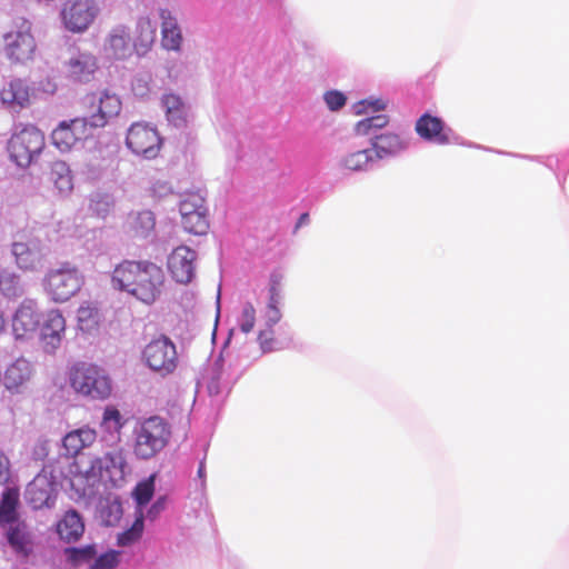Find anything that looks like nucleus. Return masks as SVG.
I'll list each match as a JSON object with an SVG mask.
<instances>
[{"label": "nucleus", "instance_id": "nucleus-38", "mask_svg": "<svg viewBox=\"0 0 569 569\" xmlns=\"http://www.w3.org/2000/svg\"><path fill=\"white\" fill-rule=\"evenodd\" d=\"M89 211L104 219L114 206V198L111 193L104 191H94L89 196Z\"/></svg>", "mask_w": 569, "mask_h": 569}, {"label": "nucleus", "instance_id": "nucleus-31", "mask_svg": "<svg viewBox=\"0 0 569 569\" xmlns=\"http://www.w3.org/2000/svg\"><path fill=\"white\" fill-rule=\"evenodd\" d=\"M103 320V316L94 302H83L77 311L78 328L86 335L94 336L99 331V327Z\"/></svg>", "mask_w": 569, "mask_h": 569}, {"label": "nucleus", "instance_id": "nucleus-39", "mask_svg": "<svg viewBox=\"0 0 569 569\" xmlns=\"http://www.w3.org/2000/svg\"><path fill=\"white\" fill-rule=\"evenodd\" d=\"M156 475H151L147 479L140 481L133 490V499L137 503L136 515L143 512V508L148 506L154 493Z\"/></svg>", "mask_w": 569, "mask_h": 569}, {"label": "nucleus", "instance_id": "nucleus-44", "mask_svg": "<svg viewBox=\"0 0 569 569\" xmlns=\"http://www.w3.org/2000/svg\"><path fill=\"white\" fill-rule=\"evenodd\" d=\"M122 513L121 502L117 499L109 500L100 507V518L108 527L116 526L121 519Z\"/></svg>", "mask_w": 569, "mask_h": 569}, {"label": "nucleus", "instance_id": "nucleus-22", "mask_svg": "<svg viewBox=\"0 0 569 569\" xmlns=\"http://www.w3.org/2000/svg\"><path fill=\"white\" fill-rule=\"evenodd\" d=\"M94 101H97V111L90 117H86L92 129L104 127L111 118L117 117L121 111L120 98L108 90L101 91L98 98L93 99Z\"/></svg>", "mask_w": 569, "mask_h": 569}, {"label": "nucleus", "instance_id": "nucleus-1", "mask_svg": "<svg viewBox=\"0 0 569 569\" xmlns=\"http://www.w3.org/2000/svg\"><path fill=\"white\" fill-rule=\"evenodd\" d=\"M164 279L163 270L153 262L126 260L114 268L111 283L138 301L152 305L162 293Z\"/></svg>", "mask_w": 569, "mask_h": 569}, {"label": "nucleus", "instance_id": "nucleus-54", "mask_svg": "<svg viewBox=\"0 0 569 569\" xmlns=\"http://www.w3.org/2000/svg\"><path fill=\"white\" fill-rule=\"evenodd\" d=\"M166 508V498L159 497L147 510L144 517L154 520Z\"/></svg>", "mask_w": 569, "mask_h": 569}, {"label": "nucleus", "instance_id": "nucleus-32", "mask_svg": "<svg viewBox=\"0 0 569 569\" xmlns=\"http://www.w3.org/2000/svg\"><path fill=\"white\" fill-rule=\"evenodd\" d=\"M157 27L154 21L149 17H140L137 21L136 32L137 39L134 42L136 51L138 54H144L156 39Z\"/></svg>", "mask_w": 569, "mask_h": 569}, {"label": "nucleus", "instance_id": "nucleus-50", "mask_svg": "<svg viewBox=\"0 0 569 569\" xmlns=\"http://www.w3.org/2000/svg\"><path fill=\"white\" fill-rule=\"evenodd\" d=\"M273 328L263 327L258 335V341L262 352H271L277 350V340L273 336Z\"/></svg>", "mask_w": 569, "mask_h": 569}, {"label": "nucleus", "instance_id": "nucleus-35", "mask_svg": "<svg viewBox=\"0 0 569 569\" xmlns=\"http://www.w3.org/2000/svg\"><path fill=\"white\" fill-rule=\"evenodd\" d=\"M64 558L73 567H81L93 562L97 556V546L94 543L82 547H70L64 549Z\"/></svg>", "mask_w": 569, "mask_h": 569}, {"label": "nucleus", "instance_id": "nucleus-28", "mask_svg": "<svg viewBox=\"0 0 569 569\" xmlns=\"http://www.w3.org/2000/svg\"><path fill=\"white\" fill-rule=\"evenodd\" d=\"M97 432L94 429L83 426L81 428L71 430L62 439V448L67 456L74 457L83 449L94 443Z\"/></svg>", "mask_w": 569, "mask_h": 569}, {"label": "nucleus", "instance_id": "nucleus-11", "mask_svg": "<svg viewBox=\"0 0 569 569\" xmlns=\"http://www.w3.org/2000/svg\"><path fill=\"white\" fill-rule=\"evenodd\" d=\"M92 128L87 118H76L61 121L51 133L52 144L61 152H68L82 143L92 134Z\"/></svg>", "mask_w": 569, "mask_h": 569}, {"label": "nucleus", "instance_id": "nucleus-19", "mask_svg": "<svg viewBox=\"0 0 569 569\" xmlns=\"http://www.w3.org/2000/svg\"><path fill=\"white\" fill-rule=\"evenodd\" d=\"M41 319L37 301L30 298L24 299L12 317V331L16 339L34 333L40 327Z\"/></svg>", "mask_w": 569, "mask_h": 569}, {"label": "nucleus", "instance_id": "nucleus-20", "mask_svg": "<svg viewBox=\"0 0 569 569\" xmlns=\"http://www.w3.org/2000/svg\"><path fill=\"white\" fill-rule=\"evenodd\" d=\"M134 50L136 47L127 26L117 24L111 28L103 43V52L108 59L126 60L132 56Z\"/></svg>", "mask_w": 569, "mask_h": 569}, {"label": "nucleus", "instance_id": "nucleus-15", "mask_svg": "<svg viewBox=\"0 0 569 569\" xmlns=\"http://www.w3.org/2000/svg\"><path fill=\"white\" fill-rule=\"evenodd\" d=\"M33 375L34 368L32 363L26 358L20 357L4 368L0 382L10 395H22L28 390Z\"/></svg>", "mask_w": 569, "mask_h": 569}, {"label": "nucleus", "instance_id": "nucleus-16", "mask_svg": "<svg viewBox=\"0 0 569 569\" xmlns=\"http://www.w3.org/2000/svg\"><path fill=\"white\" fill-rule=\"evenodd\" d=\"M11 254L20 270L36 271L42 266L46 253L39 239L24 238L12 242Z\"/></svg>", "mask_w": 569, "mask_h": 569}, {"label": "nucleus", "instance_id": "nucleus-48", "mask_svg": "<svg viewBox=\"0 0 569 569\" xmlns=\"http://www.w3.org/2000/svg\"><path fill=\"white\" fill-rule=\"evenodd\" d=\"M388 101L383 98L369 97L361 100L355 106V111L358 114L368 112H379L387 108Z\"/></svg>", "mask_w": 569, "mask_h": 569}, {"label": "nucleus", "instance_id": "nucleus-41", "mask_svg": "<svg viewBox=\"0 0 569 569\" xmlns=\"http://www.w3.org/2000/svg\"><path fill=\"white\" fill-rule=\"evenodd\" d=\"M122 426V417L119 410L113 407H107L103 412L101 427L111 435L112 439L118 440Z\"/></svg>", "mask_w": 569, "mask_h": 569}, {"label": "nucleus", "instance_id": "nucleus-55", "mask_svg": "<svg viewBox=\"0 0 569 569\" xmlns=\"http://www.w3.org/2000/svg\"><path fill=\"white\" fill-rule=\"evenodd\" d=\"M10 476V463L9 459L0 450V485L6 482Z\"/></svg>", "mask_w": 569, "mask_h": 569}, {"label": "nucleus", "instance_id": "nucleus-6", "mask_svg": "<svg viewBox=\"0 0 569 569\" xmlns=\"http://www.w3.org/2000/svg\"><path fill=\"white\" fill-rule=\"evenodd\" d=\"M71 388L79 395L93 399H107L112 390L111 379L104 369L97 365L80 362L69 373Z\"/></svg>", "mask_w": 569, "mask_h": 569}, {"label": "nucleus", "instance_id": "nucleus-47", "mask_svg": "<svg viewBox=\"0 0 569 569\" xmlns=\"http://www.w3.org/2000/svg\"><path fill=\"white\" fill-rule=\"evenodd\" d=\"M121 552L117 550H109L104 553L97 555L90 569H114L120 563Z\"/></svg>", "mask_w": 569, "mask_h": 569}, {"label": "nucleus", "instance_id": "nucleus-3", "mask_svg": "<svg viewBox=\"0 0 569 569\" xmlns=\"http://www.w3.org/2000/svg\"><path fill=\"white\" fill-rule=\"evenodd\" d=\"M132 437L134 456L140 460H150L167 447L171 429L163 418L152 416L136 422Z\"/></svg>", "mask_w": 569, "mask_h": 569}, {"label": "nucleus", "instance_id": "nucleus-33", "mask_svg": "<svg viewBox=\"0 0 569 569\" xmlns=\"http://www.w3.org/2000/svg\"><path fill=\"white\" fill-rule=\"evenodd\" d=\"M0 293L7 299H17L24 293L21 277L14 270L0 269Z\"/></svg>", "mask_w": 569, "mask_h": 569}, {"label": "nucleus", "instance_id": "nucleus-12", "mask_svg": "<svg viewBox=\"0 0 569 569\" xmlns=\"http://www.w3.org/2000/svg\"><path fill=\"white\" fill-rule=\"evenodd\" d=\"M126 144L134 154L153 159L159 153L161 139L153 127L136 122L128 130Z\"/></svg>", "mask_w": 569, "mask_h": 569}, {"label": "nucleus", "instance_id": "nucleus-49", "mask_svg": "<svg viewBox=\"0 0 569 569\" xmlns=\"http://www.w3.org/2000/svg\"><path fill=\"white\" fill-rule=\"evenodd\" d=\"M151 74L148 72L137 73L132 80V92L138 98H146L150 92Z\"/></svg>", "mask_w": 569, "mask_h": 569}, {"label": "nucleus", "instance_id": "nucleus-62", "mask_svg": "<svg viewBox=\"0 0 569 569\" xmlns=\"http://www.w3.org/2000/svg\"><path fill=\"white\" fill-rule=\"evenodd\" d=\"M40 449H41V451H44L46 450L44 445H41Z\"/></svg>", "mask_w": 569, "mask_h": 569}, {"label": "nucleus", "instance_id": "nucleus-57", "mask_svg": "<svg viewBox=\"0 0 569 569\" xmlns=\"http://www.w3.org/2000/svg\"><path fill=\"white\" fill-rule=\"evenodd\" d=\"M198 477L201 479V486L204 487L206 485V465H204V461H201L199 463V468H198Z\"/></svg>", "mask_w": 569, "mask_h": 569}, {"label": "nucleus", "instance_id": "nucleus-25", "mask_svg": "<svg viewBox=\"0 0 569 569\" xmlns=\"http://www.w3.org/2000/svg\"><path fill=\"white\" fill-rule=\"evenodd\" d=\"M161 107L169 124L176 128L187 126L191 117V108L182 97L173 92L164 93L161 98Z\"/></svg>", "mask_w": 569, "mask_h": 569}, {"label": "nucleus", "instance_id": "nucleus-42", "mask_svg": "<svg viewBox=\"0 0 569 569\" xmlns=\"http://www.w3.org/2000/svg\"><path fill=\"white\" fill-rule=\"evenodd\" d=\"M183 229L193 234H206L209 228L207 219V209L203 212L189 214L181 219Z\"/></svg>", "mask_w": 569, "mask_h": 569}, {"label": "nucleus", "instance_id": "nucleus-5", "mask_svg": "<svg viewBox=\"0 0 569 569\" xmlns=\"http://www.w3.org/2000/svg\"><path fill=\"white\" fill-rule=\"evenodd\" d=\"M83 276L70 262H61L47 270L42 286L46 295L54 302L62 303L76 296L83 286Z\"/></svg>", "mask_w": 569, "mask_h": 569}, {"label": "nucleus", "instance_id": "nucleus-8", "mask_svg": "<svg viewBox=\"0 0 569 569\" xmlns=\"http://www.w3.org/2000/svg\"><path fill=\"white\" fill-rule=\"evenodd\" d=\"M44 148V136L36 126L17 127L8 142L10 159L20 168L29 167Z\"/></svg>", "mask_w": 569, "mask_h": 569}, {"label": "nucleus", "instance_id": "nucleus-40", "mask_svg": "<svg viewBox=\"0 0 569 569\" xmlns=\"http://www.w3.org/2000/svg\"><path fill=\"white\" fill-rule=\"evenodd\" d=\"M388 122L389 118L386 114L371 116L357 122L355 131L360 136L371 134L372 137L373 134L379 133L378 131L383 129Z\"/></svg>", "mask_w": 569, "mask_h": 569}, {"label": "nucleus", "instance_id": "nucleus-23", "mask_svg": "<svg viewBox=\"0 0 569 569\" xmlns=\"http://www.w3.org/2000/svg\"><path fill=\"white\" fill-rule=\"evenodd\" d=\"M156 217L150 210L132 211L123 224L124 232L132 239L152 240L154 238Z\"/></svg>", "mask_w": 569, "mask_h": 569}, {"label": "nucleus", "instance_id": "nucleus-60", "mask_svg": "<svg viewBox=\"0 0 569 569\" xmlns=\"http://www.w3.org/2000/svg\"><path fill=\"white\" fill-rule=\"evenodd\" d=\"M168 76H169V78L174 79V80L178 78V74L173 71L172 68L168 69Z\"/></svg>", "mask_w": 569, "mask_h": 569}, {"label": "nucleus", "instance_id": "nucleus-56", "mask_svg": "<svg viewBox=\"0 0 569 569\" xmlns=\"http://www.w3.org/2000/svg\"><path fill=\"white\" fill-rule=\"evenodd\" d=\"M283 298L284 297L268 296V301H267L266 307L281 308L283 306Z\"/></svg>", "mask_w": 569, "mask_h": 569}, {"label": "nucleus", "instance_id": "nucleus-21", "mask_svg": "<svg viewBox=\"0 0 569 569\" xmlns=\"http://www.w3.org/2000/svg\"><path fill=\"white\" fill-rule=\"evenodd\" d=\"M197 253L189 247L180 246L176 248L168 259V268L172 278L182 284L191 282L194 277V260Z\"/></svg>", "mask_w": 569, "mask_h": 569}, {"label": "nucleus", "instance_id": "nucleus-7", "mask_svg": "<svg viewBox=\"0 0 569 569\" xmlns=\"http://www.w3.org/2000/svg\"><path fill=\"white\" fill-rule=\"evenodd\" d=\"M3 53L14 64H26L33 59L37 43L32 34V23L17 18L2 36Z\"/></svg>", "mask_w": 569, "mask_h": 569}, {"label": "nucleus", "instance_id": "nucleus-9", "mask_svg": "<svg viewBox=\"0 0 569 569\" xmlns=\"http://www.w3.org/2000/svg\"><path fill=\"white\" fill-rule=\"evenodd\" d=\"M146 365L161 376L172 373L178 363L174 343L167 337H159L150 341L142 352Z\"/></svg>", "mask_w": 569, "mask_h": 569}, {"label": "nucleus", "instance_id": "nucleus-26", "mask_svg": "<svg viewBox=\"0 0 569 569\" xmlns=\"http://www.w3.org/2000/svg\"><path fill=\"white\" fill-rule=\"evenodd\" d=\"M159 18L161 21L162 47L167 50L180 51L183 37L176 16L171 10L161 8L159 10Z\"/></svg>", "mask_w": 569, "mask_h": 569}, {"label": "nucleus", "instance_id": "nucleus-30", "mask_svg": "<svg viewBox=\"0 0 569 569\" xmlns=\"http://www.w3.org/2000/svg\"><path fill=\"white\" fill-rule=\"evenodd\" d=\"M84 532V523L76 510H69L57 523V533L64 542L78 541Z\"/></svg>", "mask_w": 569, "mask_h": 569}, {"label": "nucleus", "instance_id": "nucleus-2", "mask_svg": "<svg viewBox=\"0 0 569 569\" xmlns=\"http://www.w3.org/2000/svg\"><path fill=\"white\" fill-rule=\"evenodd\" d=\"M131 472L122 448H114L107 451L102 457L96 458L90 466L76 479L72 485L82 491L86 497L99 493L100 485L110 483L119 487L124 478Z\"/></svg>", "mask_w": 569, "mask_h": 569}, {"label": "nucleus", "instance_id": "nucleus-10", "mask_svg": "<svg viewBox=\"0 0 569 569\" xmlns=\"http://www.w3.org/2000/svg\"><path fill=\"white\" fill-rule=\"evenodd\" d=\"M100 12L94 0H68L61 10L64 28L73 33H83Z\"/></svg>", "mask_w": 569, "mask_h": 569}, {"label": "nucleus", "instance_id": "nucleus-36", "mask_svg": "<svg viewBox=\"0 0 569 569\" xmlns=\"http://www.w3.org/2000/svg\"><path fill=\"white\" fill-rule=\"evenodd\" d=\"M9 545L21 555L28 556L31 551V538L24 525H17L9 528L7 532Z\"/></svg>", "mask_w": 569, "mask_h": 569}, {"label": "nucleus", "instance_id": "nucleus-51", "mask_svg": "<svg viewBox=\"0 0 569 569\" xmlns=\"http://www.w3.org/2000/svg\"><path fill=\"white\" fill-rule=\"evenodd\" d=\"M323 100L330 111H339L347 102V97L338 90H330L323 94Z\"/></svg>", "mask_w": 569, "mask_h": 569}, {"label": "nucleus", "instance_id": "nucleus-59", "mask_svg": "<svg viewBox=\"0 0 569 569\" xmlns=\"http://www.w3.org/2000/svg\"><path fill=\"white\" fill-rule=\"evenodd\" d=\"M7 320L3 316V312L0 310V332L6 328Z\"/></svg>", "mask_w": 569, "mask_h": 569}, {"label": "nucleus", "instance_id": "nucleus-14", "mask_svg": "<svg viewBox=\"0 0 569 569\" xmlns=\"http://www.w3.org/2000/svg\"><path fill=\"white\" fill-rule=\"evenodd\" d=\"M36 90V87L31 86L28 80L11 78L3 83L0 90V101L11 111L19 112L31 104Z\"/></svg>", "mask_w": 569, "mask_h": 569}, {"label": "nucleus", "instance_id": "nucleus-53", "mask_svg": "<svg viewBox=\"0 0 569 569\" xmlns=\"http://www.w3.org/2000/svg\"><path fill=\"white\" fill-rule=\"evenodd\" d=\"M268 296L283 297L282 290V274L272 272L269 279Z\"/></svg>", "mask_w": 569, "mask_h": 569}, {"label": "nucleus", "instance_id": "nucleus-45", "mask_svg": "<svg viewBox=\"0 0 569 569\" xmlns=\"http://www.w3.org/2000/svg\"><path fill=\"white\" fill-rule=\"evenodd\" d=\"M256 323V308L251 302L242 305L240 313L237 317V326L242 333H249L253 330Z\"/></svg>", "mask_w": 569, "mask_h": 569}, {"label": "nucleus", "instance_id": "nucleus-61", "mask_svg": "<svg viewBox=\"0 0 569 569\" xmlns=\"http://www.w3.org/2000/svg\"><path fill=\"white\" fill-rule=\"evenodd\" d=\"M307 218H308V214L303 213V214L301 216V218H300V221H301V222H305V220H306Z\"/></svg>", "mask_w": 569, "mask_h": 569}, {"label": "nucleus", "instance_id": "nucleus-58", "mask_svg": "<svg viewBox=\"0 0 569 569\" xmlns=\"http://www.w3.org/2000/svg\"><path fill=\"white\" fill-rule=\"evenodd\" d=\"M54 90H56V86L52 82L47 81L46 86L43 87V91L47 93H53Z\"/></svg>", "mask_w": 569, "mask_h": 569}, {"label": "nucleus", "instance_id": "nucleus-34", "mask_svg": "<svg viewBox=\"0 0 569 569\" xmlns=\"http://www.w3.org/2000/svg\"><path fill=\"white\" fill-rule=\"evenodd\" d=\"M51 180L61 196H68L73 189L71 170L64 161L52 163Z\"/></svg>", "mask_w": 569, "mask_h": 569}, {"label": "nucleus", "instance_id": "nucleus-18", "mask_svg": "<svg viewBox=\"0 0 569 569\" xmlns=\"http://www.w3.org/2000/svg\"><path fill=\"white\" fill-rule=\"evenodd\" d=\"M40 340L46 353L53 355L61 346L66 332V319L58 309H51L42 316Z\"/></svg>", "mask_w": 569, "mask_h": 569}, {"label": "nucleus", "instance_id": "nucleus-52", "mask_svg": "<svg viewBox=\"0 0 569 569\" xmlns=\"http://www.w3.org/2000/svg\"><path fill=\"white\" fill-rule=\"evenodd\" d=\"M282 318L281 308L264 307L262 311L263 327L273 328Z\"/></svg>", "mask_w": 569, "mask_h": 569}, {"label": "nucleus", "instance_id": "nucleus-29", "mask_svg": "<svg viewBox=\"0 0 569 569\" xmlns=\"http://www.w3.org/2000/svg\"><path fill=\"white\" fill-rule=\"evenodd\" d=\"M373 161V151L370 149L349 151L339 157L337 168L348 173L365 172L369 170Z\"/></svg>", "mask_w": 569, "mask_h": 569}, {"label": "nucleus", "instance_id": "nucleus-4", "mask_svg": "<svg viewBox=\"0 0 569 569\" xmlns=\"http://www.w3.org/2000/svg\"><path fill=\"white\" fill-rule=\"evenodd\" d=\"M246 367L239 357L226 355L218 358L203 377L208 395L217 403L223 401L243 375Z\"/></svg>", "mask_w": 569, "mask_h": 569}, {"label": "nucleus", "instance_id": "nucleus-24", "mask_svg": "<svg viewBox=\"0 0 569 569\" xmlns=\"http://www.w3.org/2000/svg\"><path fill=\"white\" fill-rule=\"evenodd\" d=\"M415 128L418 136L423 140L439 146H446L451 142V130L447 128L445 122L438 117L425 113L417 120Z\"/></svg>", "mask_w": 569, "mask_h": 569}, {"label": "nucleus", "instance_id": "nucleus-13", "mask_svg": "<svg viewBox=\"0 0 569 569\" xmlns=\"http://www.w3.org/2000/svg\"><path fill=\"white\" fill-rule=\"evenodd\" d=\"M57 495V482L52 472L43 468L24 490V499L33 509L52 507Z\"/></svg>", "mask_w": 569, "mask_h": 569}, {"label": "nucleus", "instance_id": "nucleus-43", "mask_svg": "<svg viewBox=\"0 0 569 569\" xmlns=\"http://www.w3.org/2000/svg\"><path fill=\"white\" fill-rule=\"evenodd\" d=\"M143 520H144L143 512H140V515H136V519H134L132 526L128 530L123 531L122 533H120L118 536L119 546L128 547V546L137 542L140 539V537L142 536V532H143V528H144Z\"/></svg>", "mask_w": 569, "mask_h": 569}, {"label": "nucleus", "instance_id": "nucleus-37", "mask_svg": "<svg viewBox=\"0 0 569 569\" xmlns=\"http://www.w3.org/2000/svg\"><path fill=\"white\" fill-rule=\"evenodd\" d=\"M1 496L0 523H11L17 519L19 492L12 488H4Z\"/></svg>", "mask_w": 569, "mask_h": 569}, {"label": "nucleus", "instance_id": "nucleus-46", "mask_svg": "<svg viewBox=\"0 0 569 569\" xmlns=\"http://www.w3.org/2000/svg\"><path fill=\"white\" fill-rule=\"evenodd\" d=\"M204 209H207L204 206V199L197 193L187 196L180 201L179 206L181 219L192 213L203 212Z\"/></svg>", "mask_w": 569, "mask_h": 569}, {"label": "nucleus", "instance_id": "nucleus-27", "mask_svg": "<svg viewBox=\"0 0 569 569\" xmlns=\"http://www.w3.org/2000/svg\"><path fill=\"white\" fill-rule=\"evenodd\" d=\"M97 58L89 52H78L67 62L68 77L78 82H89L97 71Z\"/></svg>", "mask_w": 569, "mask_h": 569}, {"label": "nucleus", "instance_id": "nucleus-17", "mask_svg": "<svg viewBox=\"0 0 569 569\" xmlns=\"http://www.w3.org/2000/svg\"><path fill=\"white\" fill-rule=\"evenodd\" d=\"M410 144L409 137L403 132L382 131L371 137L375 160L395 158L405 152Z\"/></svg>", "mask_w": 569, "mask_h": 569}]
</instances>
